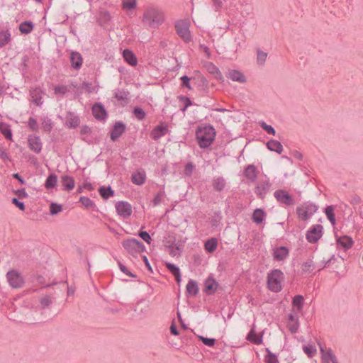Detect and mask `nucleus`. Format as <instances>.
Masks as SVG:
<instances>
[{
  "label": "nucleus",
  "mask_w": 363,
  "mask_h": 363,
  "mask_svg": "<svg viewBox=\"0 0 363 363\" xmlns=\"http://www.w3.org/2000/svg\"><path fill=\"white\" fill-rule=\"evenodd\" d=\"M196 135L199 146L205 148L212 144L216 137V131L211 125H203L198 128Z\"/></svg>",
  "instance_id": "nucleus-1"
},
{
  "label": "nucleus",
  "mask_w": 363,
  "mask_h": 363,
  "mask_svg": "<svg viewBox=\"0 0 363 363\" xmlns=\"http://www.w3.org/2000/svg\"><path fill=\"white\" fill-rule=\"evenodd\" d=\"M164 19V14L160 9L149 7L144 12L143 21L149 26L157 28L162 23Z\"/></svg>",
  "instance_id": "nucleus-2"
},
{
  "label": "nucleus",
  "mask_w": 363,
  "mask_h": 363,
  "mask_svg": "<svg viewBox=\"0 0 363 363\" xmlns=\"http://www.w3.org/2000/svg\"><path fill=\"white\" fill-rule=\"evenodd\" d=\"M284 273L279 269H273L267 274V286L272 291L279 292L282 289Z\"/></svg>",
  "instance_id": "nucleus-3"
},
{
  "label": "nucleus",
  "mask_w": 363,
  "mask_h": 363,
  "mask_svg": "<svg viewBox=\"0 0 363 363\" xmlns=\"http://www.w3.org/2000/svg\"><path fill=\"white\" fill-rule=\"evenodd\" d=\"M191 21L189 19L179 20L175 24L177 34L186 43L191 40V35L189 31Z\"/></svg>",
  "instance_id": "nucleus-4"
},
{
  "label": "nucleus",
  "mask_w": 363,
  "mask_h": 363,
  "mask_svg": "<svg viewBox=\"0 0 363 363\" xmlns=\"http://www.w3.org/2000/svg\"><path fill=\"white\" fill-rule=\"evenodd\" d=\"M115 208L117 214L123 219L130 218L133 213L131 204L125 201L116 202L115 204Z\"/></svg>",
  "instance_id": "nucleus-5"
},
{
  "label": "nucleus",
  "mask_w": 363,
  "mask_h": 363,
  "mask_svg": "<svg viewBox=\"0 0 363 363\" xmlns=\"http://www.w3.org/2000/svg\"><path fill=\"white\" fill-rule=\"evenodd\" d=\"M124 248L133 255L140 254L144 251V246L136 239H129L123 242Z\"/></svg>",
  "instance_id": "nucleus-6"
},
{
  "label": "nucleus",
  "mask_w": 363,
  "mask_h": 363,
  "mask_svg": "<svg viewBox=\"0 0 363 363\" xmlns=\"http://www.w3.org/2000/svg\"><path fill=\"white\" fill-rule=\"evenodd\" d=\"M318 208L312 203L304 204L297 208V214L301 220H306L317 211Z\"/></svg>",
  "instance_id": "nucleus-7"
},
{
  "label": "nucleus",
  "mask_w": 363,
  "mask_h": 363,
  "mask_svg": "<svg viewBox=\"0 0 363 363\" xmlns=\"http://www.w3.org/2000/svg\"><path fill=\"white\" fill-rule=\"evenodd\" d=\"M323 227L321 225H314L306 233V239L310 243L317 242L323 235Z\"/></svg>",
  "instance_id": "nucleus-8"
},
{
  "label": "nucleus",
  "mask_w": 363,
  "mask_h": 363,
  "mask_svg": "<svg viewBox=\"0 0 363 363\" xmlns=\"http://www.w3.org/2000/svg\"><path fill=\"white\" fill-rule=\"evenodd\" d=\"M6 277L9 284L13 288H20L24 283L23 278L16 271L12 270L9 272Z\"/></svg>",
  "instance_id": "nucleus-9"
},
{
  "label": "nucleus",
  "mask_w": 363,
  "mask_h": 363,
  "mask_svg": "<svg viewBox=\"0 0 363 363\" xmlns=\"http://www.w3.org/2000/svg\"><path fill=\"white\" fill-rule=\"evenodd\" d=\"M320 351L322 360L324 363H329L330 361L332 362V363H340L337 357L330 348L320 347Z\"/></svg>",
  "instance_id": "nucleus-10"
},
{
  "label": "nucleus",
  "mask_w": 363,
  "mask_h": 363,
  "mask_svg": "<svg viewBox=\"0 0 363 363\" xmlns=\"http://www.w3.org/2000/svg\"><path fill=\"white\" fill-rule=\"evenodd\" d=\"M289 252V250L286 247H275L272 250V256L274 260L281 262L284 260L288 257Z\"/></svg>",
  "instance_id": "nucleus-11"
},
{
  "label": "nucleus",
  "mask_w": 363,
  "mask_h": 363,
  "mask_svg": "<svg viewBox=\"0 0 363 363\" xmlns=\"http://www.w3.org/2000/svg\"><path fill=\"white\" fill-rule=\"evenodd\" d=\"M226 77L230 80L240 84H244L247 82L245 75L237 69H229L226 73Z\"/></svg>",
  "instance_id": "nucleus-12"
},
{
  "label": "nucleus",
  "mask_w": 363,
  "mask_h": 363,
  "mask_svg": "<svg viewBox=\"0 0 363 363\" xmlns=\"http://www.w3.org/2000/svg\"><path fill=\"white\" fill-rule=\"evenodd\" d=\"M204 68L209 74H212L215 77V79H216L218 82H220V83H223L224 82V77L221 74L220 71L213 63L209 62H206L204 65Z\"/></svg>",
  "instance_id": "nucleus-13"
},
{
  "label": "nucleus",
  "mask_w": 363,
  "mask_h": 363,
  "mask_svg": "<svg viewBox=\"0 0 363 363\" xmlns=\"http://www.w3.org/2000/svg\"><path fill=\"white\" fill-rule=\"evenodd\" d=\"M61 184L63 186V189L67 191H70L75 187L74 178L68 175H63L61 177Z\"/></svg>",
  "instance_id": "nucleus-14"
},
{
  "label": "nucleus",
  "mask_w": 363,
  "mask_h": 363,
  "mask_svg": "<svg viewBox=\"0 0 363 363\" xmlns=\"http://www.w3.org/2000/svg\"><path fill=\"white\" fill-rule=\"evenodd\" d=\"M124 60L130 66L135 67L138 65V60L135 54L130 50L125 49L123 51Z\"/></svg>",
  "instance_id": "nucleus-15"
},
{
  "label": "nucleus",
  "mask_w": 363,
  "mask_h": 363,
  "mask_svg": "<svg viewBox=\"0 0 363 363\" xmlns=\"http://www.w3.org/2000/svg\"><path fill=\"white\" fill-rule=\"evenodd\" d=\"M121 8L128 15H130L137 8V0H122Z\"/></svg>",
  "instance_id": "nucleus-16"
},
{
  "label": "nucleus",
  "mask_w": 363,
  "mask_h": 363,
  "mask_svg": "<svg viewBox=\"0 0 363 363\" xmlns=\"http://www.w3.org/2000/svg\"><path fill=\"white\" fill-rule=\"evenodd\" d=\"M274 196L279 201L282 202L285 204L290 205L293 203V199H291L290 195L284 191H277L274 193Z\"/></svg>",
  "instance_id": "nucleus-17"
},
{
  "label": "nucleus",
  "mask_w": 363,
  "mask_h": 363,
  "mask_svg": "<svg viewBox=\"0 0 363 363\" xmlns=\"http://www.w3.org/2000/svg\"><path fill=\"white\" fill-rule=\"evenodd\" d=\"M28 146L35 153H39L42 149V143L38 137H30L28 138Z\"/></svg>",
  "instance_id": "nucleus-18"
},
{
  "label": "nucleus",
  "mask_w": 363,
  "mask_h": 363,
  "mask_svg": "<svg viewBox=\"0 0 363 363\" xmlns=\"http://www.w3.org/2000/svg\"><path fill=\"white\" fill-rule=\"evenodd\" d=\"M167 133V127L163 124L156 126L151 132V137L154 140H157Z\"/></svg>",
  "instance_id": "nucleus-19"
},
{
  "label": "nucleus",
  "mask_w": 363,
  "mask_h": 363,
  "mask_svg": "<svg viewBox=\"0 0 363 363\" xmlns=\"http://www.w3.org/2000/svg\"><path fill=\"white\" fill-rule=\"evenodd\" d=\"M337 242L346 250L351 248L354 245V241L352 238L347 235L338 237L337 238Z\"/></svg>",
  "instance_id": "nucleus-20"
},
{
  "label": "nucleus",
  "mask_w": 363,
  "mask_h": 363,
  "mask_svg": "<svg viewBox=\"0 0 363 363\" xmlns=\"http://www.w3.org/2000/svg\"><path fill=\"white\" fill-rule=\"evenodd\" d=\"M287 325L289 330L292 333H296L299 325L297 315L290 314L289 315V321Z\"/></svg>",
  "instance_id": "nucleus-21"
},
{
  "label": "nucleus",
  "mask_w": 363,
  "mask_h": 363,
  "mask_svg": "<svg viewBox=\"0 0 363 363\" xmlns=\"http://www.w3.org/2000/svg\"><path fill=\"white\" fill-rule=\"evenodd\" d=\"M218 288V284L213 278H208L204 284V290L208 294L214 293Z\"/></svg>",
  "instance_id": "nucleus-22"
},
{
  "label": "nucleus",
  "mask_w": 363,
  "mask_h": 363,
  "mask_svg": "<svg viewBox=\"0 0 363 363\" xmlns=\"http://www.w3.org/2000/svg\"><path fill=\"white\" fill-rule=\"evenodd\" d=\"M125 130V126L121 123H117L111 133V138L112 140H117Z\"/></svg>",
  "instance_id": "nucleus-23"
},
{
  "label": "nucleus",
  "mask_w": 363,
  "mask_h": 363,
  "mask_svg": "<svg viewBox=\"0 0 363 363\" xmlns=\"http://www.w3.org/2000/svg\"><path fill=\"white\" fill-rule=\"evenodd\" d=\"M70 61L72 67H74V69H79L81 67L82 65L83 60L79 53L72 52L70 56Z\"/></svg>",
  "instance_id": "nucleus-24"
},
{
  "label": "nucleus",
  "mask_w": 363,
  "mask_h": 363,
  "mask_svg": "<svg viewBox=\"0 0 363 363\" xmlns=\"http://www.w3.org/2000/svg\"><path fill=\"white\" fill-rule=\"evenodd\" d=\"M93 115L96 118L104 119L106 116V111L100 104H95L92 108Z\"/></svg>",
  "instance_id": "nucleus-25"
},
{
  "label": "nucleus",
  "mask_w": 363,
  "mask_h": 363,
  "mask_svg": "<svg viewBox=\"0 0 363 363\" xmlns=\"http://www.w3.org/2000/svg\"><path fill=\"white\" fill-rule=\"evenodd\" d=\"M267 148L271 151H274L279 154H281L283 151L282 145L277 140H270L267 143Z\"/></svg>",
  "instance_id": "nucleus-26"
},
{
  "label": "nucleus",
  "mask_w": 363,
  "mask_h": 363,
  "mask_svg": "<svg viewBox=\"0 0 363 363\" xmlns=\"http://www.w3.org/2000/svg\"><path fill=\"white\" fill-rule=\"evenodd\" d=\"M79 118L73 113H69L67 117L66 125L68 128H76L79 125Z\"/></svg>",
  "instance_id": "nucleus-27"
},
{
  "label": "nucleus",
  "mask_w": 363,
  "mask_h": 363,
  "mask_svg": "<svg viewBox=\"0 0 363 363\" xmlns=\"http://www.w3.org/2000/svg\"><path fill=\"white\" fill-rule=\"evenodd\" d=\"M145 173L143 171L137 172L132 175V182L135 184L141 185L145 182Z\"/></svg>",
  "instance_id": "nucleus-28"
},
{
  "label": "nucleus",
  "mask_w": 363,
  "mask_h": 363,
  "mask_svg": "<svg viewBox=\"0 0 363 363\" xmlns=\"http://www.w3.org/2000/svg\"><path fill=\"white\" fill-rule=\"evenodd\" d=\"M304 353L309 357L312 358L317 354V349L313 344H306L302 347Z\"/></svg>",
  "instance_id": "nucleus-29"
},
{
  "label": "nucleus",
  "mask_w": 363,
  "mask_h": 363,
  "mask_svg": "<svg viewBox=\"0 0 363 363\" xmlns=\"http://www.w3.org/2000/svg\"><path fill=\"white\" fill-rule=\"evenodd\" d=\"M57 184V177L54 174H51L48 176L45 182V187L47 189H54Z\"/></svg>",
  "instance_id": "nucleus-30"
},
{
  "label": "nucleus",
  "mask_w": 363,
  "mask_h": 363,
  "mask_svg": "<svg viewBox=\"0 0 363 363\" xmlns=\"http://www.w3.org/2000/svg\"><path fill=\"white\" fill-rule=\"evenodd\" d=\"M247 339L250 342H252L254 344H256V345H259L262 342V335H258L255 333L254 329H252L250 330V332L248 333V335L247 336Z\"/></svg>",
  "instance_id": "nucleus-31"
},
{
  "label": "nucleus",
  "mask_w": 363,
  "mask_h": 363,
  "mask_svg": "<svg viewBox=\"0 0 363 363\" xmlns=\"http://www.w3.org/2000/svg\"><path fill=\"white\" fill-rule=\"evenodd\" d=\"M33 29V24L30 21H24L19 25V30L22 34L27 35Z\"/></svg>",
  "instance_id": "nucleus-32"
},
{
  "label": "nucleus",
  "mask_w": 363,
  "mask_h": 363,
  "mask_svg": "<svg viewBox=\"0 0 363 363\" xmlns=\"http://www.w3.org/2000/svg\"><path fill=\"white\" fill-rule=\"evenodd\" d=\"M218 246V240L216 238H211L205 242V250L206 252H213Z\"/></svg>",
  "instance_id": "nucleus-33"
},
{
  "label": "nucleus",
  "mask_w": 363,
  "mask_h": 363,
  "mask_svg": "<svg viewBox=\"0 0 363 363\" xmlns=\"http://www.w3.org/2000/svg\"><path fill=\"white\" fill-rule=\"evenodd\" d=\"M11 40V33L9 30L0 31V48L7 45Z\"/></svg>",
  "instance_id": "nucleus-34"
},
{
  "label": "nucleus",
  "mask_w": 363,
  "mask_h": 363,
  "mask_svg": "<svg viewBox=\"0 0 363 363\" xmlns=\"http://www.w3.org/2000/svg\"><path fill=\"white\" fill-rule=\"evenodd\" d=\"M186 291L190 295H196L199 291V288L196 282L193 280H189L186 285Z\"/></svg>",
  "instance_id": "nucleus-35"
},
{
  "label": "nucleus",
  "mask_w": 363,
  "mask_h": 363,
  "mask_svg": "<svg viewBox=\"0 0 363 363\" xmlns=\"http://www.w3.org/2000/svg\"><path fill=\"white\" fill-rule=\"evenodd\" d=\"M99 191L101 196L104 199H107L113 196V191L110 186H101L99 188Z\"/></svg>",
  "instance_id": "nucleus-36"
},
{
  "label": "nucleus",
  "mask_w": 363,
  "mask_h": 363,
  "mask_svg": "<svg viewBox=\"0 0 363 363\" xmlns=\"http://www.w3.org/2000/svg\"><path fill=\"white\" fill-rule=\"evenodd\" d=\"M0 132L5 136L6 138L12 140V134L8 125L0 123Z\"/></svg>",
  "instance_id": "nucleus-37"
},
{
  "label": "nucleus",
  "mask_w": 363,
  "mask_h": 363,
  "mask_svg": "<svg viewBox=\"0 0 363 363\" xmlns=\"http://www.w3.org/2000/svg\"><path fill=\"white\" fill-rule=\"evenodd\" d=\"M245 172L246 177L250 180H254L257 177L256 168L253 165H249Z\"/></svg>",
  "instance_id": "nucleus-38"
},
{
  "label": "nucleus",
  "mask_w": 363,
  "mask_h": 363,
  "mask_svg": "<svg viewBox=\"0 0 363 363\" xmlns=\"http://www.w3.org/2000/svg\"><path fill=\"white\" fill-rule=\"evenodd\" d=\"M264 218V213L261 209H256L252 215L253 220L257 223H260Z\"/></svg>",
  "instance_id": "nucleus-39"
},
{
  "label": "nucleus",
  "mask_w": 363,
  "mask_h": 363,
  "mask_svg": "<svg viewBox=\"0 0 363 363\" xmlns=\"http://www.w3.org/2000/svg\"><path fill=\"white\" fill-rule=\"evenodd\" d=\"M325 213L326 214L327 218L330 221L332 225L335 224V213H334V208L332 206H328L325 208Z\"/></svg>",
  "instance_id": "nucleus-40"
},
{
  "label": "nucleus",
  "mask_w": 363,
  "mask_h": 363,
  "mask_svg": "<svg viewBox=\"0 0 363 363\" xmlns=\"http://www.w3.org/2000/svg\"><path fill=\"white\" fill-rule=\"evenodd\" d=\"M303 302V298L301 296H295L293 300L294 308H296L298 311H300L302 308Z\"/></svg>",
  "instance_id": "nucleus-41"
},
{
  "label": "nucleus",
  "mask_w": 363,
  "mask_h": 363,
  "mask_svg": "<svg viewBox=\"0 0 363 363\" xmlns=\"http://www.w3.org/2000/svg\"><path fill=\"white\" fill-rule=\"evenodd\" d=\"M62 211V207L61 205L52 203L50 206V212L51 215H55L59 213Z\"/></svg>",
  "instance_id": "nucleus-42"
},
{
  "label": "nucleus",
  "mask_w": 363,
  "mask_h": 363,
  "mask_svg": "<svg viewBox=\"0 0 363 363\" xmlns=\"http://www.w3.org/2000/svg\"><path fill=\"white\" fill-rule=\"evenodd\" d=\"M79 202L86 208H90L94 206L93 201L89 198L85 196L81 197Z\"/></svg>",
  "instance_id": "nucleus-43"
},
{
  "label": "nucleus",
  "mask_w": 363,
  "mask_h": 363,
  "mask_svg": "<svg viewBox=\"0 0 363 363\" xmlns=\"http://www.w3.org/2000/svg\"><path fill=\"white\" fill-rule=\"evenodd\" d=\"M69 91V88L65 85L55 86L54 88V92L55 94H65Z\"/></svg>",
  "instance_id": "nucleus-44"
},
{
  "label": "nucleus",
  "mask_w": 363,
  "mask_h": 363,
  "mask_svg": "<svg viewBox=\"0 0 363 363\" xmlns=\"http://www.w3.org/2000/svg\"><path fill=\"white\" fill-rule=\"evenodd\" d=\"M259 125L269 134H272L273 135H275L276 131L274 128L269 125H267L265 122H260Z\"/></svg>",
  "instance_id": "nucleus-45"
},
{
  "label": "nucleus",
  "mask_w": 363,
  "mask_h": 363,
  "mask_svg": "<svg viewBox=\"0 0 363 363\" xmlns=\"http://www.w3.org/2000/svg\"><path fill=\"white\" fill-rule=\"evenodd\" d=\"M199 338L206 346L213 347L215 345L216 340L213 338H207L203 336H199Z\"/></svg>",
  "instance_id": "nucleus-46"
},
{
  "label": "nucleus",
  "mask_w": 363,
  "mask_h": 363,
  "mask_svg": "<svg viewBox=\"0 0 363 363\" xmlns=\"http://www.w3.org/2000/svg\"><path fill=\"white\" fill-rule=\"evenodd\" d=\"M267 57V53L265 52H262L259 50L257 52V62L260 65L264 64V62L266 61Z\"/></svg>",
  "instance_id": "nucleus-47"
},
{
  "label": "nucleus",
  "mask_w": 363,
  "mask_h": 363,
  "mask_svg": "<svg viewBox=\"0 0 363 363\" xmlns=\"http://www.w3.org/2000/svg\"><path fill=\"white\" fill-rule=\"evenodd\" d=\"M134 112V114L135 116V117L138 119V120H142L145 118V113L144 112V111L140 108H135L133 111Z\"/></svg>",
  "instance_id": "nucleus-48"
},
{
  "label": "nucleus",
  "mask_w": 363,
  "mask_h": 363,
  "mask_svg": "<svg viewBox=\"0 0 363 363\" xmlns=\"http://www.w3.org/2000/svg\"><path fill=\"white\" fill-rule=\"evenodd\" d=\"M166 266L168 268V269L174 274V276H178V273H179V269L178 267L170 263H167Z\"/></svg>",
  "instance_id": "nucleus-49"
},
{
  "label": "nucleus",
  "mask_w": 363,
  "mask_h": 363,
  "mask_svg": "<svg viewBox=\"0 0 363 363\" xmlns=\"http://www.w3.org/2000/svg\"><path fill=\"white\" fill-rule=\"evenodd\" d=\"M139 236L145 240L146 242L150 243L151 241V237L150 235L145 231H142L139 233Z\"/></svg>",
  "instance_id": "nucleus-50"
},
{
  "label": "nucleus",
  "mask_w": 363,
  "mask_h": 363,
  "mask_svg": "<svg viewBox=\"0 0 363 363\" xmlns=\"http://www.w3.org/2000/svg\"><path fill=\"white\" fill-rule=\"evenodd\" d=\"M265 362L267 363H276L277 362V358L275 355L269 354L265 357Z\"/></svg>",
  "instance_id": "nucleus-51"
},
{
  "label": "nucleus",
  "mask_w": 363,
  "mask_h": 363,
  "mask_svg": "<svg viewBox=\"0 0 363 363\" xmlns=\"http://www.w3.org/2000/svg\"><path fill=\"white\" fill-rule=\"evenodd\" d=\"M12 203H13L16 207H18L20 210L24 211L25 210V206L24 203L22 202H20L18 201L17 199L13 198L12 199Z\"/></svg>",
  "instance_id": "nucleus-52"
},
{
  "label": "nucleus",
  "mask_w": 363,
  "mask_h": 363,
  "mask_svg": "<svg viewBox=\"0 0 363 363\" xmlns=\"http://www.w3.org/2000/svg\"><path fill=\"white\" fill-rule=\"evenodd\" d=\"M162 198H163L162 193L157 194L152 201L154 206L158 205L162 201Z\"/></svg>",
  "instance_id": "nucleus-53"
},
{
  "label": "nucleus",
  "mask_w": 363,
  "mask_h": 363,
  "mask_svg": "<svg viewBox=\"0 0 363 363\" xmlns=\"http://www.w3.org/2000/svg\"><path fill=\"white\" fill-rule=\"evenodd\" d=\"M16 194L20 198V199H23V198H26L28 196V194L26 192L25 189H20V190H18L16 192Z\"/></svg>",
  "instance_id": "nucleus-54"
},
{
  "label": "nucleus",
  "mask_w": 363,
  "mask_h": 363,
  "mask_svg": "<svg viewBox=\"0 0 363 363\" xmlns=\"http://www.w3.org/2000/svg\"><path fill=\"white\" fill-rule=\"evenodd\" d=\"M28 125L33 130H35L37 129V122L33 118L29 119Z\"/></svg>",
  "instance_id": "nucleus-55"
},
{
  "label": "nucleus",
  "mask_w": 363,
  "mask_h": 363,
  "mask_svg": "<svg viewBox=\"0 0 363 363\" xmlns=\"http://www.w3.org/2000/svg\"><path fill=\"white\" fill-rule=\"evenodd\" d=\"M181 79L183 82L184 86L188 87L189 89H191V86L189 84L190 79L188 77L184 76V77H181Z\"/></svg>",
  "instance_id": "nucleus-56"
},
{
  "label": "nucleus",
  "mask_w": 363,
  "mask_h": 363,
  "mask_svg": "<svg viewBox=\"0 0 363 363\" xmlns=\"http://www.w3.org/2000/svg\"><path fill=\"white\" fill-rule=\"evenodd\" d=\"M0 157L3 160H9V157H8L6 152L1 146H0Z\"/></svg>",
  "instance_id": "nucleus-57"
},
{
  "label": "nucleus",
  "mask_w": 363,
  "mask_h": 363,
  "mask_svg": "<svg viewBox=\"0 0 363 363\" xmlns=\"http://www.w3.org/2000/svg\"><path fill=\"white\" fill-rule=\"evenodd\" d=\"M120 268H121V271H122L123 272H124L125 274H126L127 275H128V276H130V277H135L133 274H131V273H130V272L127 269V268H126L125 267L121 265Z\"/></svg>",
  "instance_id": "nucleus-58"
},
{
  "label": "nucleus",
  "mask_w": 363,
  "mask_h": 363,
  "mask_svg": "<svg viewBox=\"0 0 363 363\" xmlns=\"http://www.w3.org/2000/svg\"><path fill=\"white\" fill-rule=\"evenodd\" d=\"M193 165L191 164H189L186 166L185 172L187 174H191L193 170Z\"/></svg>",
  "instance_id": "nucleus-59"
},
{
  "label": "nucleus",
  "mask_w": 363,
  "mask_h": 363,
  "mask_svg": "<svg viewBox=\"0 0 363 363\" xmlns=\"http://www.w3.org/2000/svg\"><path fill=\"white\" fill-rule=\"evenodd\" d=\"M170 331H171V333L173 334L174 335H179V332L178 330H177L175 325L172 323L171 327H170Z\"/></svg>",
  "instance_id": "nucleus-60"
},
{
  "label": "nucleus",
  "mask_w": 363,
  "mask_h": 363,
  "mask_svg": "<svg viewBox=\"0 0 363 363\" xmlns=\"http://www.w3.org/2000/svg\"><path fill=\"white\" fill-rule=\"evenodd\" d=\"M143 261H144V262H145V265H146L147 268L150 272H152V267H151V266H150V263H149V262H148V259H147V257H146V256H144V257H143Z\"/></svg>",
  "instance_id": "nucleus-61"
},
{
  "label": "nucleus",
  "mask_w": 363,
  "mask_h": 363,
  "mask_svg": "<svg viewBox=\"0 0 363 363\" xmlns=\"http://www.w3.org/2000/svg\"><path fill=\"white\" fill-rule=\"evenodd\" d=\"M32 98L37 105H39L40 104V98L38 99V97H35L33 95L32 96Z\"/></svg>",
  "instance_id": "nucleus-62"
},
{
  "label": "nucleus",
  "mask_w": 363,
  "mask_h": 363,
  "mask_svg": "<svg viewBox=\"0 0 363 363\" xmlns=\"http://www.w3.org/2000/svg\"><path fill=\"white\" fill-rule=\"evenodd\" d=\"M13 176L14 178L18 179L21 184H24V181L20 177L18 174H14Z\"/></svg>",
  "instance_id": "nucleus-63"
},
{
  "label": "nucleus",
  "mask_w": 363,
  "mask_h": 363,
  "mask_svg": "<svg viewBox=\"0 0 363 363\" xmlns=\"http://www.w3.org/2000/svg\"><path fill=\"white\" fill-rule=\"evenodd\" d=\"M223 186H224L223 183V182H220V183H219V184H218V186H216V189H218L220 190V189H222L223 188Z\"/></svg>",
  "instance_id": "nucleus-64"
}]
</instances>
